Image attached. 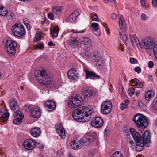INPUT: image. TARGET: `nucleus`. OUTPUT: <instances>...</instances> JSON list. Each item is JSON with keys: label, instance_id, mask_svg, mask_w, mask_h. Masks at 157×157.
<instances>
[{"label": "nucleus", "instance_id": "obj_1", "mask_svg": "<svg viewBox=\"0 0 157 157\" xmlns=\"http://www.w3.org/2000/svg\"><path fill=\"white\" fill-rule=\"evenodd\" d=\"M92 115L90 109L85 106L79 107L73 111L72 116L73 118L79 122L88 121Z\"/></svg>", "mask_w": 157, "mask_h": 157}, {"label": "nucleus", "instance_id": "obj_2", "mask_svg": "<svg viewBox=\"0 0 157 157\" xmlns=\"http://www.w3.org/2000/svg\"><path fill=\"white\" fill-rule=\"evenodd\" d=\"M37 79L40 84L45 85L47 88L54 87L56 84L52 75L47 73L44 69L40 70Z\"/></svg>", "mask_w": 157, "mask_h": 157}, {"label": "nucleus", "instance_id": "obj_3", "mask_svg": "<svg viewBox=\"0 0 157 157\" xmlns=\"http://www.w3.org/2000/svg\"><path fill=\"white\" fill-rule=\"evenodd\" d=\"M96 135L93 132H89L85 134L84 136L80 139L78 143H77L75 141H73L71 142V146L72 148L76 150L81 148L82 145L86 144H89L93 141L95 139Z\"/></svg>", "mask_w": 157, "mask_h": 157}, {"label": "nucleus", "instance_id": "obj_4", "mask_svg": "<svg viewBox=\"0 0 157 157\" xmlns=\"http://www.w3.org/2000/svg\"><path fill=\"white\" fill-rule=\"evenodd\" d=\"M151 134L147 130L144 132V140L140 142L136 143V150L137 152L142 151L144 146L148 147L151 143Z\"/></svg>", "mask_w": 157, "mask_h": 157}, {"label": "nucleus", "instance_id": "obj_5", "mask_svg": "<svg viewBox=\"0 0 157 157\" xmlns=\"http://www.w3.org/2000/svg\"><path fill=\"white\" fill-rule=\"evenodd\" d=\"M132 120L136 127L140 128H145L148 124L147 118L140 113L136 114L133 117Z\"/></svg>", "mask_w": 157, "mask_h": 157}, {"label": "nucleus", "instance_id": "obj_6", "mask_svg": "<svg viewBox=\"0 0 157 157\" xmlns=\"http://www.w3.org/2000/svg\"><path fill=\"white\" fill-rule=\"evenodd\" d=\"M83 100L82 98L78 94L72 96L69 99L68 102V106L72 108L77 107L82 104Z\"/></svg>", "mask_w": 157, "mask_h": 157}, {"label": "nucleus", "instance_id": "obj_7", "mask_svg": "<svg viewBox=\"0 0 157 157\" xmlns=\"http://www.w3.org/2000/svg\"><path fill=\"white\" fill-rule=\"evenodd\" d=\"M17 46L16 42L13 40H8L5 45L8 55L10 56H13L16 52V47Z\"/></svg>", "mask_w": 157, "mask_h": 157}, {"label": "nucleus", "instance_id": "obj_8", "mask_svg": "<svg viewBox=\"0 0 157 157\" xmlns=\"http://www.w3.org/2000/svg\"><path fill=\"white\" fill-rule=\"evenodd\" d=\"M12 31L13 33L17 37L23 36L25 33L24 26L20 24H15L12 26Z\"/></svg>", "mask_w": 157, "mask_h": 157}, {"label": "nucleus", "instance_id": "obj_9", "mask_svg": "<svg viewBox=\"0 0 157 157\" xmlns=\"http://www.w3.org/2000/svg\"><path fill=\"white\" fill-rule=\"evenodd\" d=\"M112 108V104L110 100L103 101L101 105V111L102 114H108L111 111Z\"/></svg>", "mask_w": 157, "mask_h": 157}, {"label": "nucleus", "instance_id": "obj_10", "mask_svg": "<svg viewBox=\"0 0 157 157\" xmlns=\"http://www.w3.org/2000/svg\"><path fill=\"white\" fill-rule=\"evenodd\" d=\"M129 131L130 134L132 135L134 140L135 142H140L144 140V133L142 135V136L140 135L139 133L136 131L135 129L132 128H130L129 129Z\"/></svg>", "mask_w": 157, "mask_h": 157}, {"label": "nucleus", "instance_id": "obj_11", "mask_svg": "<svg viewBox=\"0 0 157 157\" xmlns=\"http://www.w3.org/2000/svg\"><path fill=\"white\" fill-rule=\"evenodd\" d=\"M154 42L152 39L151 38L148 37L142 40L141 43L139 42L138 45H140L141 47H143L145 49H147L151 46Z\"/></svg>", "mask_w": 157, "mask_h": 157}, {"label": "nucleus", "instance_id": "obj_12", "mask_svg": "<svg viewBox=\"0 0 157 157\" xmlns=\"http://www.w3.org/2000/svg\"><path fill=\"white\" fill-rule=\"evenodd\" d=\"M103 120L100 117H96L92 118L91 124L93 127L96 128L101 127L103 124Z\"/></svg>", "mask_w": 157, "mask_h": 157}, {"label": "nucleus", "instance_id": "obj_13", "mask_svg": "<svg viewBox=\"0 0 157 157\" xmlns=\"http://www.w3.org/2000/svg\"><path fill=\"white\" fill-rule=\"evenodd\" d=\"M24 147L28 150L33 149L36 146V142L33 140L27 139L24 142Z\"/></svg>", "mask_w": 157, "mask_h": 157}, {"label": "nucleus", "instance_id": "obj_14", "mask_svg": "<svg viewBox=\"0 0 157 157\" xmlns=\"http://www.w3.org/2000/svg\"><path fill=\"white\" fill-rule=\"evenodd\" d=\"M67 75L68 78L71 80H76L79 78V74L76 70L74 68L70 69L67 72Z\"/></svg>", "mask_w": 157, "mask_h": 157}, {"label": "nucleus", "instance_id": "obj_15", "mask_svg": "<svg viewBox=\"0 0 157 157\" xmlns=\"http://www.w3.org/2000/svg\"><path fill=\"white\" fill-rule=\"evenodd\" d=\"M80 10H76L74 11L72 14H71L67 18L66 21L68 22H72L76 21L77 17L79 14Z\"/></svg>", "mask_w": 157, "mask_h": 157}, {"label": "nucleus", "instance_id": "obj_16", "mask_svg": "<svg viewBox=\"0 0 157 157\" xmlns=\"http://www.w3.org/2000/svg\"><path fill=\"white\" fill-rule=\"evenodd\" d=\"M57 133L63 139L65 138L66 135L65 130L63 128V126L61 124L56 125L55 126Z\"/></svg>", "mask_w": 157, "mask_h": 157}, {"label": "nucleus", "instance_id": "obj_17", "mask_svg": "<svg viewBox=\"0 0 157 157\" xmlns=\"http://www.w3.org/2000/svg\"><path fill=\"white\" fill-rule=\"evenodd\" d=\"M41 114L40 109L37 106H34L31 111V115L34 118H37L40 117Z\"/></svg>", "mask_w": 157, "mask_h": 157}, {"label": "nucleus", "instance_id": "obj_18", "mask_svg": "<svg viewBox=\"0 0 157 157\" xmlns=\"http://www.w3.org/2000/svg\"><path fill=\"white\" fill-rule=\"evenodd\" d=\"M85 72L86 73V78H90L93 80H95L96 79L100 78V76L93 72L85 69Z\"/></svg>", "mask_w": 157, "mask_h": 157}, {"label": "nucleus", "instance_id": "obj_19", "mask_svg": "<svg viewBox=\"0 0 157 157\" xmlns=\"http://www.w3.org/2000/svg\"><path fill=\"white\" fill-rule=\"evenodd\" d=\"M119 25L121 30L125 31L126 30V24L124 17L122 15L120 16Z\"/></svg>", "mask_w": 157, "mask_h": 157}, {"label": "nucleus", "instance_id": "obj_20", "mask_svg": "<svg viewBox=\"0 0 157 157\" xmlns=\"http://www.w3.org/2000/svg\"><path fill=\"white\" fill-rule=\"evenodd\" d=\"M45 106L48 108V111H52L54 110L56 105L53 101H48L45 103Z\"/></svg>", "mask_w": 157, "mask_h": 157}, {"label": "nucleus", "instance_id": "obj_21", "mask_svg": "<svg viewBox=\"0 0 157 157\" xmlns=\"http://www.w3.org/2000/svg\"><path fill=\"white\" fill-rule=\"evenodd\" d=\"M82 94L85 97H90L94 95L95 94V92L88 88H86L83 90Z\"/></svg>", "mask_w": 157, "mask_h": 157}, {"label": "nucleus", "instance_id": "obj_22", "mask_svg": "<svg viewBox=\"0 0 157 157\" xmlns=\"http://www.w3.org/2000/svg\"><path fill=\"white\" fill-rule=\"evenodd\" d=\"M17 101L14 98H13L10 100V105L11 110L14 111L16 109H19V107L17 105Z\"/></svg>", "mask_w": 157, "mask_h": 157}, {"label": "nucleus", "instance_id": "obj_23", "mask_svg": "<svg viewBox=\"0 0 157 157\" xmlns=\"http://www.w3.org/2000/svg\"><path fill=\"white\" fill-rule=\"evenodd\" d=\"M41 133L40 128L38 127L34 128L30 131L31 134L34 137H38L40 136Z\"/></svg>", "mask_w": 157, "mask_h": 157}, {"label": "nucleus", "instance_id": "obj_24", "mask_svg": "<svg viewBox=\"0 0 157 157\" xmlns=\"http://www.w3.org/2000/svg\"><path fill=\"white\" fill-rule=\"evenodd\" d=\"M81 44H83L84 47L86 48H90L92 44L91 40L88 38H84L81 43Z\"/></svg>", "mask_w": 157, "mask_h": 157}, {"label": "nucleus", "instance_id": "obj_25", "mask_svg": "<svg viewBox=\"0 0 157 157\" xmlns=\"http://www.w3.org/2000/svg\"><path fill=\"white\" fill-rule=\"evenodd\" d=\"M79 43V41L75 38L71 39L68 42V44L71 47L74 48L77 47Z\"/></svg>", "mask_w": 157, "mask_h": 157}, {"label": "nucleus", "instance_id": "obj_26", "mask_svg": "<svg viewBox=\"0 0 157 157\" xmlns=\"http://www.w3.org/2000/svg\"><path fill=\"white\" fill-rule=\"evenodd\" d=\"M94 62L96 63L97 66L100 67L103 65V62L102 58L101 57H99L97 55L94 57Z\"/></svg>", "mask_w": 157, "mask_h": 157}, {"label": "nucleus", "instance_id": "obj_27", "mask_svg": "<svg viewBox=\"0 0 157 157\" xmlns=\"http://www.w3.org/2000/svg\"><path fill=\"white\" fill-rule=\"evenodd\" d=\"M51 31L52 35L55 37L56 38L58 35V33L59 31V29L57 27H51Z\"/></svg>", "mask_w": 157, "mask_h": 157}, {"label": "nucleus", "instance_id": "obj_28", "mask_svg": "<svg viewBox=\"0 0 157 157\" xmlns=\"http://www.w3.org/2000/svg\"><path fill=\"white\" fill-rule=\"evenodd\" d=\"M62 10V6L58 7L57 6H54L52 8L53 12L55 14L58 15H59L61 13Z\"/></svg>", "mask_w": 157, "mask_h": 157}, {"label": "nucleus", "instance_id": "obj_29", "mask_svg": "<svg viewBox=\"0 0 157 157\" xmlns=\"http://www.w3.org/2000/svg\"><path fill=\"white\" fill-rule=\"evenodd\" d=\"M8 12L7 9L4 8L3 6H0V15L3 16H7Z\"/></svg>", "mask_w": 157, "mask_h": 157}, {"label": "nucleus", "instance_id": "obj_30", "mask_svg": "<svg viewBox=\"0 0 157 157\" xmlns=\"http://www.w3.org/2000/svg\"><path fill=\"white\" fill-rule=\"evenodd\" d=\"M9 116V113L8 112H5L0 117V120L4 122L7 121Z\"/></svg>", "mask_w": 157, "mask_h": 157}, {"label": "nucleus", "instance_id": "obj_31", "mask_svg": "<svg viewBox=\"0 0 157 157\" xmlns=\"http://www.w3.org/2000/svg\"><path fill=\"white\" fill-rule=\"evenodd\" d=\"M129 36L131 42L133 45L135 43L137 45L138 44L137 41L138 40L136 35H130Z\"/></svg>", "mask_w": 157, "mask_h": 157}, {"label": "nucleus", "instance_id": "obj_32", "mask_svg": "<svg viewBox=\"0 0 157 157\" xmlns=\"http://www.w3.org/2000/svg\"><path fill=\"white\" fill-rule=\"evenodd\" d=\"M14 116L16 118H23L24 115L23 113L18 109H17L14 113Z\"/></svg>", "mask_w": 157, "mask_h": 157}, {"label": "nucleus", "instance_id": "obj_33", "mask_svg": "<svg viewBox=\"0 0 157 157\" xmlns=\"http://www.w3.org/2000/svg\"><path fill=\"white\" fill-rule=\"evenodd\" d=\"M145 99L147 101H149L153 97V95L151 94V90L147 91L145 94Z\"/></svg>", "mask_w": 157, "mask_h": 157}, {"label": "nucleus", "instance_id": "obj_34", "mask_svg": "<svg viewBox=\"0 0 157 157\" xmlns=\"http://www.w3.org/2000/svg\"><path fill=\"white\" fill-rule=\"evenodd\" d=\"M34 106L29 104H26L25 105L23 109L26 112H29L30 111H31L32 109Z\"/></svg>", "mask_w": 157, "mask_h": 157}, {"label": "nucleus", "instance_id": "obj_35", "mask_svg": "<svg viewBox=\"0 0 157 157\" xmlns=\"http://www.w3.org/2000/svg\"><path fill=\"white\" fill-rule=\"evenodd\" d=\"M111 157H124V156L121 152L116 151L111 155Z\"/></svg>", "mask_w": 157, "mask_h": 157}, {"label": "nucleus", "instance_id": "obj_36", "mask_svg": "<svg viewBox=\"0 0 157 157\" xmlns=\"http://www.w3.org/2000/svg\"><path fill=\"white\" fill-rule=\"evenodd\" d=\"M152 107L154 110L157 111V98L154 99L153 101Z\"/></svg>", "mask_w": 157, "mask_h": 157}, {"label": "nucleus", "instance_id": "obj_37", "mask_svg": "<svg viewBox=\"0 0 157 157\" xmlns=\"http://www.w3.org/2000/svg\"><path fill=\"white\" fill-rule=\"evenodd\" d=\"M23 119V118H16L13 120V123L16 124H20L21 123Z\"/></svg>", "mask_w": 157, "mask_h": 157}, {"label": "nucleus", "instance_id": "obj_38", "mask_svg": "<svg viewBox=\"0 0 157 157\" xmlns=\"http://www.w3.org/2000/svg\"><path fill=\"white\" fill-rule=\"evenodd\" d=\"M136 86L138 88H142L144 86V83L143 82H140L138 79H136Z\"/></svg>", "mask_w": 157, "mask_h": 157}, {"label": "nucleus", "instance_id": "obj_39", "mask_svg": "<svg viewBox=\"0 0 157 157\" xmlns=\"http://www.w3.org/2000/svg\"><path fill=\"white\" fill-rule=\"evenodd\" d=\"M92 27L94 28V30L95 31H97L98 30V27L99 26L98 24L96 23H93L91 24Z\"/></svg>", "mask_w": 157, "mask_h": 157}, {"label": "nucleus", "instance_id": "obj_40", "mask_svg": "<svg viewBox=\"0 0 157 157\" xmlns=\"http://www.w3.org/2000/svg\"><path fill=\"white\" fill-rule=\"evenodd\" d=\"M41 36L39 32H37L35 35V41H37L41 39Z\"/></svg>", "mask_w": 157, "mask_h": 157}, {"label": "nucleus", "instance_id": "obj_41", "mask_svg": "<svg viewBox=\"0 0 157 157\" xmlns=\"http://www.w3.org/2000/svg\"><path fill=\"white\" fill-rule=\"evenodd\" d=\"M44 47V45L43 43H38L37 44L35 45V48L37 49L39 48L40 49H42Z\"/></svg>", "mask_w": 157, "mask_h": 157}, {"label": "nucleus", "instance_id": "obj_42", "mask_svg": "<svg viewBox=\"0 0 157 157\" xmlns=\"http://www.w3.org/2000/svg\"><path fill=\"white\" fill-rule=\"evenodd\" d=\"M9 14V15H7V18L9 20H12L14 16V13L13 12H10Z\"/></svg>", "mask_w": 157, "mask_h": 157}, {"label": "nucleus", "instance_id": "obj_43", "mask_svg": "<svg viewBox=\"0 0 157 157\" xmlns=\"http://www.w3.org/2000/svg\"><path fill=\"white\" fill-rule=\"evenodd\" d=\"M153 51L155 56L157 59V44L154 45L153 48Z\"/></svg>", "mask_w": 157, "mask_h": 157}, {"label": "nucleus", "instance_id": "obj_44", "mask_svg": "<svg viewBox=\"0 0 157 157\" xmlns=\"http://www.w3.org/2000/svg\"><path fill=\"white\" fill-rule=\"evenodd\" d=\"M127 108V105L125 104L122 103L120 105V109L121 110H124Z\"/></svg>", "mask_w": 157, "mask_h": 157}, {"label": "nucleus", "instance_id": "obj_45", "mask_svg": "<svg viewBox=\"0 0 157 157\" xmlns=\"http://www.w3.org/2000/svg\"><path fill=\"white\" fill-rule=\"evenodd\" d=\"M129 91L130 92L129 93L130 96H132L134 94L135 90L133 88L131 87L129 89Z\"/></svg>", "mask_w": 157, "mask_h": 157}, {"label": "nucleus", "instance_id": "obj_46", "mask_svg": "<svg viewBox=\"0 0 157 157\" xmlns=\"http://www.w3.org/2000/svg\"><path fill=\"white\" fill-rule=\"evenodd\" d=\"M91 18L94 21H98V16L96 14L92 15Z\"/></svg>", "mask_w": 157, "mask_h": 157}, {"label": "nucleus", "instance_id": "obj_47", "mask_svg": "<svg viewBox=\"0 0 157 157\" xmlns=\"http://www.w3.org/2000/svg\"><path fill=\"white\" fill-rule=\"evenodd\" d=\"M48 18L51 20H53L54 19V15L52 12H50L48 15Z\"/></svg>", "mask_w": 157, "mask_h": 157}, {"label": "nucleus", "instance_id": "obj_48", "mask_svg": "<svg viewBox=\"0 0 157 157\" xmlns=\"http://www.w3.org/2000/svg\"><path fill=\"white\" fill-rule=\"evenodd\" d=\"M130 61L131 63L132 64H135L136 63L137 60L135 58H131L130 59Z\"/></svg>", "mask_w": 157, "mask_h": 157}, {"label": "nucleus", "instance_id": "obj_49", "mask_svg": "<svg viewBox=\"0 0 157 157\" xmlns=\"http://www.w3.org/2000/svg\"><path fill=\"white\" fill-rule=\"evenodd\" d=\"M134 70L136 72L140 73L141 71V69L140 67L137 66L135 67Z\"/></svg>", "mask_w": 157, "mask_h": 157}, {"label": "nucleus", "instance_id": "obj_50", "mask_svg": "<svg viewBox=\"0 0 157 157\" xmlns=\"http://www.w3.org/2000/svg\"><path fill=\"white\" fill-rule=\"evenodd\" d=\"M154 64L153 62L152 61H149L148 63V67L150 68H152L154 66Z\"/></svg>", "mask_w": 157, "mask_h": 157}, {"label": "nucleus", "instance_id": "obj_51", "mask_svg": "<svg viewBox=\"0 0 157 157\" xmlns=\"http://www.w3.org/2000/svg\"><path fill=\"white\" fill-rule=\"evenodd\" d=\"M141 19L143 20H145L148 19V17L145 14L143 13L141 15Z\"/></svg>", "mask_w": 157, "mask_h": 157}, {"label": "nucleus", "instance_id": "obj_52", "mask_svg": "<svg viewBox=\"0 0 157 157\" xmlns=\"http://www.w3.org/2000/svg\"><path fill=\"white\" fill-rule=\"evenodd\" d=\"M37 146L39 149H42L44 148V146L42 144L39 143L38 144H37Z\"/></svg>", "mask_w": 157, "mask_h": 157}, {"label": "nucleus", "instance_id": "obj_53", "mask_svg": "<svg viewBox=\"0 0 157 157\" xmlns=\"http://www.w3.org/2000/svg\"><path fill=\"white\" fill-rule=\"evenodd\" d=\"M140 3L142 7L146 8V4L144 0H140Z\"/></svg>", "mask_w": 157, "mask_h": 157}, {"label": "nucleus", "instance_id": "obj_54", "mask_svg": "<svg viewBox=\"0 0 157 157\" xmlns=\"http://www.w3.org/2000/svg\"><path fill=\"white\" fill-rule=\"evenodd\" d=\"M85 56L87 58H88L91 56V53L89 51H86L85 52Z\"/></svg>", "mask_w": 157, "mask_h": 157}, {"label": "nucleus", "instance_id": "obj_55", "mask_svg": "<svg viewBox=\"0 0 157 157\" xmlns=\"http://www.w3.org/2000/svg\"><path fill=\"white\" fill-rule=\"evenodd\" d=\"M152 5L154 7L157 6V0H153L152 2Z\"/></svg>", "mask_w": 157, "mask_h": 157}, {"label": "nucleus", "instance_id": "obj_56", "mask_svg": "<svg viewBox=\"0 0 157 157\" xmlns=\"http://www.w3.org/2000/svg\"><path fill=\"white\" fill-rule=\"evenodd\" d=\"M117 15L115 13H113L111 15V17L113 20L117 18Z\"/></svg>", "mask_w": 157, "mask_h": 157}, {"label": "nucleus", "instance_id": "obj_57", "mask_svg": "<svg viewBox=\"0 0 157 157\" xmlns=\"http://www.w3.org/2000/svg\"><path fill=\"white\" fill-rule=\"evenodd\" d=\"M121 37L124 41H126L127 40V36L125 34H123Z\"/></svg>", "mask_w": 157, "mask_h": 157}, {"label": "nucleus", "instance_id": "obj_58", "mask_svg": "<svg viewBox=\"0 0 157 157\" xmlns=\"http://www.w3.org/2000/svg\"><path fill=\"white\" fill-rule=\"evenodd\" d=\"M73 33H84V31L83 30H81L80 31H78L77 30H73Z\"/></svg>", "mask_w": 157, "mask_h": 157}, {"label": "nucleus", "instance_id": "obj_59", "mask_svg": "<svg viewBox=\"0 0 157 157\" xmlns=\"http://www.w3.org/2000/svg\"><path fill=\"white\" fill-rule=\"evenodd\" d=\"M56 153L58 156H60L63 154V151L62 150H60V151H58L56 152Z\"/></svg>", "mask_w": 157, "mask_h": 157}, {"label": "nucleus", "instance_id": "obj_60", "mask_svg": "<svg viewBox=\"0 0 157 157\" xmlns=\"http://www.w3.org/2000/svg\"><path fill=\"white\" fill-rule=\"evenodd\" d=\"M48 44L49 46H55V44H54L53 42L52 41H50L48 43Z\"/></svg>", "mask_w": 157, "mask_h": 157}, {"label": "nucleus", "instance_id": "obj_61", "mask_svg": "<svg viewBox=\"0 0 157 157\" xmlns=\"http://www.w3.org/2000/svg\"><path fill=\"white\" fill-rule=\"evenodd\" d=\"M25 26H26L27 29L28 30H30V29L31 26L29 24L27 23H25Z\"/></svg>", "mask_w": 157, "mask_h": 157}, {"label": "nucleus", "instance_id": "obj_62", "mask_svg": "<svg viewBox=\"0 0 157 157\" xmlns=\"http://www.w3.org/2000/svg\"><path fill=\"white\" fill-rule=\"evenodd\" d=\"M119 92L120 94L122 93L123 92V88L122 86H121L119 88Z\"/></svg>", "mask_w": 157, "mask_h": 157}, {"label": "nucleus", "instance_id": "obj_63", "mask_svg": "<svg viewBox=\"0 0 157 157\" xmlns=\"http://www.w3.org/2000/svg\"><path fill=\"white\" fill-rule=\"evenodd\" d=\"M136 79H137L136 78H134L133 79H132L131 80V82L132 83H135V84L136 82Z\"/></svg>", "mask_w": 157, "mask_h": 157}, {"label": "nucleus", "instance_id": "obj_64", "mask_svg": "<svg viewBox=\"0 0 157 157\" xmlns=\"http://www.w3.org/2000/svg\"><path fill=\"white\" fill-rule=\"evenodd\" d=\"M148 78L149 81H152L153 80V77L151 75H149Z\"/></svg>", "mask_w": 157, "mask_h": 157}]
</instances>
